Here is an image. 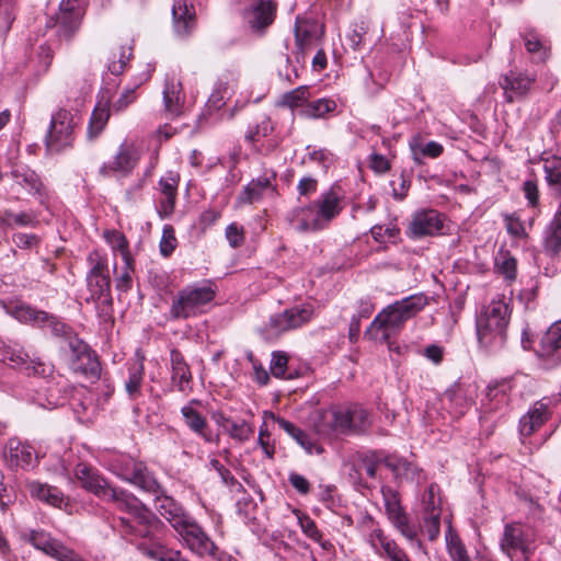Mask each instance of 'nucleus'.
I'll return each instance as SVG.
<instances>
[{
  "label": "nucleus",
  "instance_id": "obj_1",
  "mask_svg": "<svg viewBox=\"0 0 561 561\" xmlns=\"http://www.w3.org/2000/svg\"><path fill=\"white\" fill-rule=\"evenodd\" d=\"M427 304L428 299L424 294H414L394 301L375 317L365 334L388 342L409 319L415 317Z\"/></svg>",
  "mask_w": 561,
  "mask_h": 561
},
{
  "label": "nucleus",
  "instance_id": "obj_2",
  "mask_svg": "<svg viewBox=\"0 0 561 561\" xmlns=\"http://www.w3.org/2000/svg\"><path fill=\"white\" fill-rule=\"evenodd\" d=\"M113 503L117 510L129 515V517L118 518V527L124 536L149 538L161 524L148 507L127 491L122 490Z\"/></svg>",
  "mask_w": 561,
  "mask_h": 561
},
{
  "label": "nucleus",
  "instance_id": "obj_3",
  "mask_svg": "<svg viewBox=\"0 0 561 561\" xmlns=\"http://www.w3.org/2000/svg\"><path fill=\"white\" fill-rule=\"evenodd\" d=\"M279 424L310 455L323 451L321 440H339L356 432V423H308L306 430L295 423Z\"/></svg>",
  "mask_w": 561,
  "mask_h": 561
},
{
  "label": "nucleus",
  "instance_id": "obj_4",
  "mask_svg": "<svg viewBox=\"0 0 561 561\" xmlns=\"http://www.w3.org/2000/svg\"><path fill=\"white\" fill-rule=\"evenodd\" d=\"M510 308L504 298L493 299L477 319L480 345L492 347L503 344L510 321Z\"/></svg>",
  "mask_w": 561,
  "mask_h": 561
},
{
  "label": "nucleus",
  "instance_id": "obj_5",
  "mask_svg": "<svg viewBox=\"0 0 561 561\" xmlns=\"http://www.w3.org/2000/svg\"><path fill=\"white\" fill-rule=\"evenodd\" d=\"M213 285L205 282L199 285L186 286L179 291L173 300L170 314L174 319H187L203 312L204 307L215 298Z\"/></svg>",
  "mask_w": 561,
  "mask_h": 561
},
{
  "label": "nucleus",
  "instance_id": "obj_6",
  "mask_svg": "<svg viewBox=\"0 0 561 561\" xmlns=\"http://www.w3.org/2000/svg\"><path fill=\"white\" fill-rule=\"evenodd\" d=\"M183 546L198 557H211L216 561H227L230 557L219 551L218 547L197 524V522L188 516L175 529Z\"/></svg>",
  "mask_w": 561,
  "mask_h": 561
},
{
  "label": "nucleus",
  "instance_id": "obj_7",
  "mask_svg": "<svg viewBox=\"0 0 561 561\" xmlns=\"http://www.w3.org/2000/svg\"><path fill=\"white\" fill-rule=\"evenodd\" d=\"M108 468L117 477L126 480L147 492H157L159 483L148 472L141 462L135 461L126 455L114 456L108 463Z\"/></svg>",
  "mask_w": 561,
  "mask_h": 561
},
{
  "label": "nucleus",
  "instance_id": "obj_8",
  "mask_svg": "<svg viewBox=\"0 0 561 561\" xmlns=\"http://www.w3.org/2000/svg\"><path fill=\"white\" fill-rule=\"evenodd\" d=\"M88 262L90 264V272L87 282L91 296L102 299L103 304L111 305V279L106 257L95 250L89 253Z\"/></svg>",
  "mask_w": 561,
  "mask_h": 561
},
{
  "label": "nucleus",
  "instance_id": "obj_9",
  "mask_svg": "<svg viewBox=\"0 0 561 561\" xmlns=\"http://www.w3.org/2000/svg\"><path fill=\"white\" fill-rule=\"evenodd\" d=\"M140 157L141 152L137 145L134 141L124 140L112 159L100 167L99 173L103 178L116 173L123 176L129 175L137 167Z\"/></svg>",
  "mask_w": 561,
  "mask_h": 561
},
{
  "label": "nucleus",
  "instance_id": "obj_10",
  "mask_svg": "<svg viewBox=\"0 0 561 561\" xmlns=\"http://www.w3.org/2000/svg\"><path fill=\"white\" fill-rule=\"evenodd\" d=\"M73 123L71 115L66 110L57 111L50 121L46 136V147L50 152H59L70 147L73 140Z\"/></svg>",
  "mask_w": 561,
  "mask_h": 561
},
{
  "label": "nucleus",
  "instance_id": "obj_11",
  "mask_svg": "<svg viewBox=\"0 0 561 561\" xmlns=\"http://www.w3.org/2000/svg\"><path fill=\"white\" fill-rule=\"evenodd\" d=\"M381 494L387 517L392 526L409 541L414 540L416 530L409 522L408 515L401 505L399 493L390 486H382Z\"/></svg>",
  "mask_w": 561,
  "mask_h": 561
},
{
  "label": "nucleus",
  "instance_id": "obj_12",
  "mask_svg": "<svg viewBox=\"0 0 561 561\" xmlns=\"http://www.w3.org/2000/svg\"><path fill=\"white\" fill-rule=\"evenodd\" d=\"M536 82V76L527 71L511 69L499 79L506 102L513 103L527 98Z\"/></svg>",
  "mask_w": 561,
  "mask_h": 561
},
{
  "label": "nucleus",
  "instance_id": "obj_13",
  "mask_svg": "<svg viewBox=\"0 0 561 561\" xmlns=\"http://www.w3.org/2000/svg\"><path fill=\"white\" fill-rule=\"evenodd\" d=\"M75 476L82 488L104 501L113 503L122 492V489L113 488L95 469L87 465H78Z\"/></svg>",
  "mask_w": 561,
  "mask_h": 561
},
{
  "label": "nucleus",
  "instance_id": "obj_14",
  "mask_svg": "<svg viewBox=\"0 0 561 561\" xmlns=\"http://www.w3.org/2000/svg\"><path fill=\"white\" fill-rule=\"evenodd\" d=\"M311 305L295 306L284 310L282 313L271 317L268 330L272 334L278 335L288 330L297 329L309 322L313 317Z\"/></svg>",
  "mask_w": 561,
  "mask_h": 561
},
{
  "label": "nucleus",
  "instance_id": "obj_15",
  "mask_svg": "<svg viewBox=\"0 0 561 561\" xmlns=\"http://www.w3.org/2000/svg\"><path fill=\"white\" fill-rule=\"evenodd\" d=\"M445 225V216L435 209H422L413 214L408 234L413 239L442 233Z\"/></svg>",
  "mask_w": 561,
  "mask_h": 561
},
{
  "label": "nucleus",
  "instance_id": "obj_16",
  "mask_svg": "<svg viewBox=\"0 0 561 561\" xmlns=\"http://www.w3.org/2000/svg\"><path fill=\"white\" fill-rule=\"evenodd\" d=\"M68 347L72 370L92 380L98 379L101 370L100 364L90 352L89 346L84 342L73 339L68 341Z\"/></svg>",
  "mask_w": 561,
  "mask_h": 561
},
{
  "label": "nucleus",
  "instance_id": "obj_17",
  "mask_svg": "<svg viewBox=\"0 0 561 561\" xmlns=\"http://www.w3.org/2000/svg\"><path fill=\"white\" fill-rule=\"evenodd\" d=\"M83 15V0H61L56 18L59 35L70 39L79 30Z\"/></svg>",
  "mask_w": 561,
  "mask_h": 561
},
{
  "label": "nucleus",
  "instance_id": "obj_18",
  "mask_svg": "<svg viewBox=\"0 0 561 561\" xmlns=\"http://www.w3.org/2000/svg\"><path fill=\"white\" fill-rule=\"evenodd\" d=\"M536 354L549 367L561 364V319L554 321L547 329L539 342Z\"/></svg>",
  "mask_w": 561,
  "mask_h": 561
},
{
  "label": "nucleus",
  "instance_id": "obj_19",
  "mask_svg": "<svg viewBox=\"0 0 561 561\" xmlns=\"http://www.w3.org/2000/svg\"><path fill=\"white\" fill-rule=\"evenodd\" d=\"M0 307L20 322L32 323L35 325L48 324L57 331L58 322L56 321V318L45 311L36 310L22 302H11L8 305L4 301H0Z\"/></svg>",
  "mask_w": 561,
  "mask_h": 561
},
{
  "label": "nucleus",
  "instance_id": "obj_20",
  "mask_svg": "<svg viewBox=\"0 0 561 561\" xmlns=\"http://www.w3.org/2000/svg\"><path fill=\"white\" fill-rule=\"evenodd\" d=\"M276 4L273 0H248L244 18L250 27L260 31L274 21Z\"/></svg>",
  "mask_w": 561,
  "mask_h": 561
},
{
  "label": "nucleus",
  "instance_id": "obj_21",
  "mask_svg": "<svg viewBox=\"0 0 561 561\" xmlns=\"http://www.w3.org/2000/svg\"><path fill=\"white\" fill-rule=\"evenodd\" d=\"M289 221L300 232H314L325 228L314 203L294 208L289 214Z\"/></svg>",
  "mask_w": 561,
  "mask_h": 561
},
{
  "label": "nucleus",
  "instance_id": "obj_22",
  "mask_svg": "<svg viewBox=\"0 0 561 561\" xmlns=\"http://www.w3.org/2000/svg\"><path fill=\"white\" fill-rule=\"evenodd\" d=\"M162 94L163 112L167 118L174 119L184 114L185 95L180 81L167 80Z\"/></svg>",
  "mask_w": 561,
  "mask_h": 561
},
{
  "label": "nucleus",
  "instance_id": "obj_23",
  "mask_svg": "<svg viewBox=\"0 0 561 561\" xmlns=\"http://www.w3.org/2000/svg\"><path fill=\"white\" fill-rule=\"evenodd\" d=\"M369 417V411L358 403L331 405L329 409L319 410L321 421H365Z\"/></svg>",
  "mask_w": 561,
  "mask_h": 561
},
{
  "label": "nucleus",
  "instance_id": "obj_24",
  "mask_svg": "<svg viewBox=\"0 0 561 561\" xmlns=\"http://www.w3.org/2000/svg\"><path fill=\"white\" fill-rule=\"evenodd\" d=\"M154 494V507L159 514L164 517L173 529L181 525L190 515L172 497L165 495L159 486Z\"/></svg>",
  "mask_w": 561,
  "mask_h": 561
},
{
  "label": "nucleus",
  "instance_id": "obj_25",
  "mask_svg": "<svg viewBox=\"0 0 561 561\" xmlns=\"http://www.w3.org/2000/svg\"><path fill=\"white\" fill-rule=\"evenodd\" d=\"M314 205L325 225V227L342 211L343 196L334 188L322 193Z\"/></svg>",
  "mask_w": 561,
  "mask_h": 561
},
{
  "label": "nucleus",
  "instance_id": "obj_26",
  "mask_svg": "<svg viewBox=\"0 0 561 561\" xmlns=\"http://www.w3.org/2000/svg\"><path fill=\"white\" fill-rule=\"evenodd\" d=\"M529 421H547L561 417V397H543L527 411Z\"/></svg>",
  "mask_w": 561,
  "mask_h": 561
},
{
  "label": "nucleus",
  "instance_id": "obj_27",
  "mask_svg": "<svg viewBox=\"0 0 561 561\" xmlns=\"http://www.w3.org/2000/svg\"><path fill=\"white\" fill-rule=\"evenodd\" d=\"M385 463V458L379 457L374 451L357 453L352 457L350 462H345V467L351 466L350 477L355 481L364 470L368 477L375 478L379 463Z\"/></svg>",
  "mask_w": 561,
  "mask_h": 561
},
{
  "label": "nucleus",
  "instance_id": "obj_28",
  "mask_svg": "<svg viewBox=\"0 0 561 561\" xmlns=\"http://www.w3.org/2000/svg\"><path fill=\"white\" fill-rule=\"evenodd\" d=\"M7 455L10 461L19 467L26 468L36 459L34 448L18 438H11L8 443Z\"/></svg>",
  "mask_w": 561,
  "mask_h": 561
},
{
  "label": "nucleus",
  "instance_id": "obj_29",
  "mask_svg": "<svg viewBox=\"0 0 561 561\" xmlns=\"http://www.w3.org/2000/svg\"><path fill=\"white\" fill-rule=\"evenodd\" d=\"M512 390V381L502 379L490 382L485 389V398L490 410H499L508 401V394Z\"/></svg>",
  "mask_w": 561,
  "mask_h": 561
},
{
  "label": "nucleus",
  "instance_id": "obj_30",
  "mask_svg": "<svg viewBox=\"0 0 561 561\" xmlns=\"http://www.w3.org/2000/svg\"><path fill=\"white\" fill-rule=\"evenodd\" d=\"M363 525L365 527L364 538L365 541L369 545L373 551L378 556L382 549L391 542L392 538L385 534V531L379 527V525L370 517H366L363 520Z\"/></svg>",
  "mask_w": 561,
  "mask_h": 561
},
{
  "label": "nucleus",
  "instance_id": "obj_31",
  "mask_svg": "<svg viewBox=\"0 0 561 561\" xmlns=\"http://www.w3.org/2000/svg\"><path fill=\"white\" fill-rule=\"evenodd\" d=\"M543 249L550 255L561 252V202L558 211L545 230Z\"/></svg>",
  "mask_w": 561,
  "mask_h": 561
},
{
  "label": "nucleus",
  "instance_id": "obj_32",
  "mask_svg": "<svg viewBox=\"0 0 561 561\" xmlns=\"http://www.w3.org/2000/svg\"><path fill=\"white\" fill-rule=\"evenodd\" d=\"M185 1L174 2L172 8L174 30L179 35H187L194 27V12Z\"/></svg>",
  "mask_w": 561,
  "mask_h": 561
},
{
  "label": "nucleus",
  "instance_id": "obj_33",
  "mask_svg": "<svg viewBox=\"0 0 561 561\" xmlns=\"http://www.w3.org/2000/svg\"><path fill=\"white\" fill-rule=\"evenodd\" d=\"M171 368H172V381L180 391H185L190 386L192 375L187 364L184 360L182 354L176 351H171Z\"/></svg>",
  "mask_w": 561,
  "mask_h": 561
},
{
  "label": "nucleus",
  "instance_id": "obj_34",
  "mask_svg": "<svg viewBox=\"0 0 561 561\" xmlns=\"http://www.w3.org/2000/svg\"><path fill=\"white\" fill-rule=\"evenodd\" d=\"M30 356L21 348L8 345L0 341V362L10 365L13 368L28 371L31 364Z\"/></svg>",
  "mask_w": 561,
  "mask_h": 561
},
{
  "label": "nucleus",
  "instance_id": "obj_35",
  "mask_svg": "<svg viewBox=\"0 0 561 561\" xmlns=\"http://www.w3.org/2000/svg\"><path fill=\"white\" fill-rule=\"evenodd\" d=\"M11 174L14 179V183L24 188L28 194L42 196L43 184L34 171L25 168H16Z\"/></svg>",
  "mask_w": 561,
  "mask_h": 561
},
{
  "label": "nucleus",
  "instance_id": "obj_36",
  "mask_svg": "<svg viewBox=\"0 0 561 561\" xmlns=\"http://www.w3.org/2000/svg\"><path fill=\"white\" fill-rule=\"evenodd\" d=\"M28 491L32 497L43 501L51 506L59 507L64 502L62 493L55 486L41 482H31Z\"/></svg>",
  "mask_w": 561,
  "mask_h": 561
},
{
  "label": "nucleus",
  "instance_id": "obj_37",
  "mask_svg": "<svg viewBox=\"0 0 561 561\" xmlns=\"http://www.w3.org/2000/svg\"><path fill=\"white\" fill-rule=\"evenodd\" d=\"M110 118V101H100L92 112L88 135L90 138L98 137L107 124Z\"/></svg>",
  "mask_w": 561,
  "mask_h": 561
},
{
  "label": "nucleus",
  "instance_id": "obj_38",
  "mask_svg": "<svg viewBox=\"0 0 561 561\" xmlns=\"http://www.w3.org/2000/svg\"><path fill=\"white\" fill-rule=\"evenodd\" d=\"M295 38L297 45L296 60L304 62L308 53L318 46L317 37L304 25L295 26Z\"/></svg>",
  "mask_w": 561,
  "mask_h": 561
},
{
  "label": "nucleus",
  "instance_id": "obj_39",
  "mask_svg": "<svg viewBox=\"0 0 561 561\" xmlns=\"http://www.w3.org/2000/svg\"><path fill=\"white\" fill-rule=\"evenodd\" d=\"M501 548L506 553H511V551L526 550L520 526L511 524L505 526L503 537L501 539Z\"/></svg>",
  "mask_w": 561,
  "mask_h": 561
},
{
  "label": "nucleus",
  "instance_id": "obj_40",
  "mask_svg": "<svg viewBox=\"0 0 561 561\" xmlns=\"http://www.w3.org/2000/svg\"><path fill=\"white\" fill-rule=\"evenodd\" d=\"M142 359H137L128 367V378L125 381V390L130 399H136L141 392L144 380Z\"/></svg>",
  "mask_w": 561,
  "mask_h": 561
},
{
  "label": "nucleus",
  "instance_id": "obj_41",
  "mask_svg": "<svg viewBox=\"0 0 561 561\" xmlns=\"http://www.w3.org/2000/svg\"><path fill=\"white\" fill-rule=\"evenodd\" d=\"M524 45L535 61H545L548 57V47L545 41L535 31H527L523 35Z\"/></svg>",
  "mask_w": 561,
  "mask_h": 561
},
{
  "label": "nucleus",
  "instance_id": "obj_42",
  "mask_svg": "<svg viewBox=\"0 0 561 561\" xmlns=\"http://www.w3.org/2000/svg\"><path fill=\"white\" fill-rule=\"evenodd\" d=\"M410 148L416 161H420L423 157L435 159L443 152V146L439 142L432 140L423 144L419 137H414L410 141Z\"/></svg>",
  "mask_w": 561,
  "mask_h": 561
},
{
  "label": "nucleus",
  "instance_id": "obj_43",
  "mask_svg": "<svg viewBox=\"0 0 561 561\" xmlns=\"http://www.w3.org/2000/svg\"><path fill=\"white\" fill-rule=\"evenodd\" d=\"M447 552L451 561H471L459 536L449 527L445 535Z\"/></svg>",
  "mask_w": 561,
  "mask_h": 561
},
{
  "label": "nucleus",
  "instance_id": "obj_44",
  "mask_svg": "<svg viewBox=\"0 0 561 561\" xmlns=\"http://www.w3.org/2000/svg\"><path fill=\"white\" fill-rule=\"evenodd\" d=\"M36 222V217L27 211L15 214L11 210H4L0 215V224L5 228H13L15 226L33 227Z\"/></svg>",
  "mask_w": 561,
  "mask_h": 561
},
{
  "label": "nucleus",
  "instance_id": "obj_45",
  "mask_svg": "<svg viewBox=\"0 0 561 561\" xmlns=\"http://www.w3.org/2000/svg\"><path fill=\"white\" fill-rule=\"evenodd\" d=\"M130 55L131 47L129 45L112 47L111 57L108 58V70L113 75L122 73L127 61L130 58Z\"/></svg>",
  "mask_w": 561,
  "mask_h": 561
},
{
  "label": "nucleus",
  "instance_id": "obj_46",
  "mask_svg": "<svg viewBox=\"0 0 561 561\" xmlns=\"http://www.w3.org/2000/svg\"><path fill=\"white\" fill-rule=\"evenodd\" d=\"M335 107L336 103L334 100L323 98L307 103L302 110V113L309 118H321L324 117L328 113L333 112Z\"/></svg>",
  "mask_w": 561,
  "mask_h": 561
},
{
  "label": "nucleus",
  "instance_id": "obj_47",
  "mask_svg": "<svg viewBox=\"0 0 561 561\" xmlns=\"http://www.w3.org/2000/svg\"><path fill=\"white\" fill-rule=\"evenodd\" d=\"M104 239L113 251L121 253L123 261H130L131 255L128 249V242L123 233L116 230H106L104 232Z\"/></svg>",
  "mask_w": 561,
  "mask_h": 561
},
{
  "label": "nucleus",
  "instance_id": "obj_48",
  "mask_svg": "<svg viewBox=\"0 0 561 561\" xmlns=\"http://www.w3.org/2000/svg\"><path fill=\"white\" fill-rule=\"evenodd\" d=\"M18 0H0V36L10 30L14 19Z\"/></svg>",
  "mask_w": 561,
  "mask_h": 561
},
{
  "label": "nucleus",
  "instance_id": "obj_49",
  "mask_svg": "<svg viewBox=\"0 0 561 561\" xmlns=\"http://www.w3.org/2000/svg\"><path fill=\"white\" fill-rule=\"evenodd\" d=\"M309 89L307 85L298 87L282 98V104L290 108L302 106L309 99Z\"/></svg>",
  "mask_w": 561,
  "mask_h": 561
},
{
  "label": "nucleus",
  "instance_id": "obj_50",
  "mask_svg": "<svg viewBox=\"0 0 561 561\" xmlns=\"http://www.w3.org/2000/svg\"><path fill=\"white\" fill-rule=\"evenodd\" d=\"M182 414L191 421H207L209 419V409L198 400H192L182 408Z\"/></svg>",
  "mask_w": 561,
  "mask_h": 561
},
{
  "label": "nucleus",
  "instance_id": "obj_51",
  "mask_svg": "<svg viewBox=\"0 0 561 561\" xmlns=\"http://www.w3.org/2000/svg\"><path fill=\"white\" fill-rule=\"evenodd\" d=\"M385 466L393 471L397 476L403 474L411 479H413L419 471L416 466L402 458L391 459L386 457Z\"/></svg>",
  "mask_w": 561,
  "mask_h": 561
},
{
  "label": "nucleus",
  "instance_id": "obj_52",
  "mask_svg": "<svg viewBox=\"0 0 561 561\" xmlns=\"http://www.w3.org/2000/svg\"><path fill=\"white\" fill-rule=\"evenodd\" d=\"M423 515H428L437 512L440 515V499L436 495V485L431 484L425 491L423 499Z\"/></svg>",
  "mask_w": 561,
  "mask_h": 561
},
{
  "label": "nucleus",
  "instance_id": "obj_53",
  "mask_svg": "<svg viewBox=\"0 0 561 561\" xmlns=\"http://www.w3.org/2000/svg\"><path fill=\"white\" fill-rule=\"evenodd\" d=\"M288 364V357L283 352H274L272 354V360L270 365L271 373L277 378H290L286 375V368Z\"/></svg>",
  "mask_w": 561,
  "mask_h": 561
},
{
  "label": "nucleus",
  "instance_id": "obj_54",
  "mask_svg": "<svg viewBox=\"0 0 561 561\" xmlns=\"http://www.w3.org/2000/svg\"><path fill=\"white\" fill-rule=\"evenodd\" d=\"M496 266L501 274L507 279H514L516 277V260L508 253L502 254L496 259Z\"/></svg>",
  "mask_w": 561,
  "mask_h": 561
},
{
  "label": "nucleus",
  "instance_id": "obj_55",
  "mask_svg": "<svg viewBox=\"0 0 561 561\" xmlns=\"http://www.w3.org/2000/svg\"><path fill=\"white\" fill-rule=\"evenodd\" d=\"M298 523L300 525L304 534L312 539L316 542H320L322 539V534L317 528V525L313 519H311L308 515L298 514Z\"/></svg>",
  "mask_w": 561,
  "mask_h": 561
},
{
  "label": "nucleus",
  "instance_id": "obj_56",
  "mask_svg": "<svg viewBox=\"0 0 561 561\" xmlns=\"http://www.w3.org/2000/svg\"><path fill=\"white\" fill-rule=\"evenodd\" d=\"M178 241L174 234V229L171 226L163 228L162 237L160 240V252L163 256H169L176 248Z\"/></svg>",
  "mask_w": 561,
  "mask_h": 561
},
{
  "label": "nucleus",
  "instance_id": "obj_57",
  "mask_svg": "<svg viewBox=\"0 0 561 561\" xmlns=\"http://www.w3.org/2000/svg\"><path fill=\"white\" fill-rule=\"evenodd\" d=\"M424 531L430 540H435L440 531V515L434 512L428 515H423Z\"/></svg>",
  "mask_w": 561,
  "mask_h": 561
},
{
  "label": "nucleus",
  "instance_id": "obj_58",
  "mask_svg": "<svg viewBox=\"0 0 561 561\" xmlns=\"http://www.w3.org/2000/svg\"><path fill=\"white\" fill-rule=\"evenodd\" d=\"M545 178L549 185H553L554 180L561 173V158L551 157L545 159L543 162Z\"/></svg>",
  "mask_w": 561,
  "mask_h": 561
},
{
  "label": "nucleus",
  "instance_id": "obj_59",
  "mask_svg": "<svg viewBox=\"0 0 561 561\" xmlns=\"http://www.w3.org/2000/svg\"><path fill=\"white\" fill-rule=\"evenodd\" d=\"M119 275L116 277V289L121 291H127L131 287V272H133V259L130 261H123Z\"/></svg>",
  "mask_w": 561,
  "mask_h": 561
},
{
  "label": "nucleus",
  "instance_id": "obj_60",
  "mask_svg": "<svg viewBox=\"0 0 561 561\" xmlns=\"http://www.w3.org/2000/svg\"><path fill=\"white\" fill-rule=\"evenodd\" d=\"M370 233L377 242H386L387 240L396 238L399 233V229L393 225H376L371 227Z\"/></svg>",
  "mask_w": 561,
  "mask_h": 561
},
{
  "label": "nucleus",
  "instance_id": "obj_61",
  "mask_svg": "<svg viewBox=\"0 0 561 561\" xmlns=\"http://www.w3.org/2000/svg\"><path fill=\"white\" fill-rule=\"evenodd\" d=\"M137 99L136 88L125 89L119 98L112 104L114 113L124 112Z\"/></svg>",
  "mask_w": 561,
  "mask_h": 561
},
{
  "label": "nucleus",
  "instance_id": "obj_62",
  "mask_svg": "<svg viewBox=\"0 0 561 561\" xmlns=\"http://www.w3.org/2000/svg\"><path fill=\"white\" fill-rule=\"evenodd\" d=\"M274 127L271 123V119L264 117L260 123H257L255 130H250L245 138L251 142H256L263 137H267Z\"/></svg>",
  "mask_w": 561,
  "mask_h": 561
},
{
  "label": "nucleus",
  "instance_id": "obj_63",
  "mask_svg": "<svg viewBox=\"0 0 561 561\" xmlns=\"http://www.w3.org/2000/svg\"><path fill=\"white\" fill-rule=\"evenodd\" d=\"M180 178L174 172H169L159 181L161 195L178 194V185Z\"/></svg>",
  "mask_w": 561,
  "mask_h": 561
},
{
  "label": "nucleus",
  "instance_id": "obj_64",
  "mask_svg": "<svg viewBox=\"0 0 561 561\" xmlns=\"http://www.w3.org/2000/svg\"><path fill=\"white\" fill-rule=\"evenodd\" d=\"M505 222L506 230L512 237L518 239H524L527 237L525 226L518 217H515L514 215H508L505 217Z\"/></svg>",
  "mask_w": 561,
  "mask_h": 561
}]
</instances>
